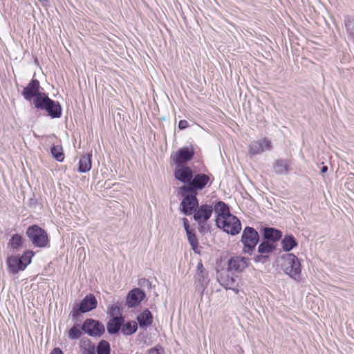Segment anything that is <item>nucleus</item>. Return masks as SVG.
<instances>
[{
	"mask_svg": "<svg viewBox=\"0 0 354 354\" xmlns=\"http://www.w3.org/2000/svg\"><path fill=\"white\" fill-rule=\"evenodd\" d=\"M280 266L283 271L297 281L301 279V263L295 254L288 253L281 257Z\"/></svg>",
	"mask_w": 354,
	"mask_h": 354,
	"instance_id": "obj_1",
	"label": "nucleus"
},
{
	"mask_svg": "<svg viewBox=\"0 0 354 354\" xmlns=\"http://www.w3.org/2000/svg\"><path fill=\"white\" fill-rule=\"evenodd\" d=\"M35 108L45 110L52 118H58L62 115V107L59 102L50 99L46 94H39L34 99Z\"/></svg>",
	"mask_w": 354,
	"mask_h": 354,
	"instance_id": "obj_2",
	"label": "nucleus"
},
{
	"mask_svg": "<svg viewBox=\"0 0 354 354\" xmlns=\"http://www.w3.org/2000/svg\"><path fill=\"white\" fill-rule=\"evenodd\" d=\"M213 212V207L210 205L203 204L198 205L194 211V219L198 225V230L201 233H205L209 230V225L207 221L211 217Z\"/></svg>",
	"mask_w": 354,
	"mask_h": 354,
	"instance_id": "obj_3",
	"label": "nucleus"
},
{
	"mask_svg": "<svg viewBox=\"0 0 354 354\" xmlns=\"http://www.w3.org/2000/svg\"><path fill=\"white\" fill-rule=\"evenodd\" d=\"M215 221L218 227L232 236L239 234L241 230V221L236 216L231 214L225 217L216 218Z\"/></svg>",
	"mask_w": 354,
	"mask_h": 354,
	"instance_id": "obj_4",
	"label": "nucleus"
},
{
	"mask_svg": "<svg viewBox=\"0 0 354 354\" xmlns=\"http://www.w3.org/2000/svg\"><path fill=\"white\" fill-rule=\"evenodd\" d=\"M209 181V176L205 174H197L193 176L189 184L183 185L180 189L182 195L188 193L197 194L198 190H202Z\"/></svg>",
	"mask_w": 354,
	"mask_h": 354,
	"instance_id": "obj_5",
	"label": "nucleus"
},
{
	"mask_svg": "<svg viewBox=\"0 0 354 354\" xmlns=\"http://www.w3.org/2000/svg\"><path fill=\"white\" fill-rule=\"evenodd\" d=\"M26 234L34 245L39 248L46 246L48 241L47 233L38 225L30 226Z\"/></svg>",
	"mask_w": 354,
	"mask_h": 354,
	"instance_id": "obj_6",
	"label": "nucleus"
},
{
	"mask_svg": "<svg viewBox=\"0 0 354 354\" xmlns=\"http://www.w3.org/2000/svg\"><path fill=\"white\" fill-rule=\"evenodd\" d=\"M97 301L95 296L92 294L87 295L80 303H75L73 305L71 312L72 316L75 317L80 313L89 312L97 307Z\"/></svg>",
	"mask_w": 354,
	"mask_h": 354,
	"instance_id": "obj_7",
	"label": "nucleus"
},
{
	"mask_svg": "<svg viewBox=\"0 0 354 354\" xmlns=\"http://www.w3.org/2000/svg\"><path fill=\"white\" fill-rule=\"evenodd\" d=\"M259 239V234L253 227H245L241 236V242L244 245V251L251 253L258 243Z\"/></svg>",
	"mask_w": 354,
	"mask_h": 354,
	"instance_id": "obj_8",
	"label": "nucleus"
},
{
	"mask_svg": "<svg viewBox=\"0 0 354 354\" xmlns=\"http://www.w3.org/2000/svg\"><path fill=\"white\" fill-rule=\"evenodd\" d=\"M81 328L91 337H101L105 331L104 326L102 323L92 319H86Z\"/></svg>",
	"mask_w": 354,
	"mask_h": 354,
	"instance_id": "obj_9",
	"label": "nucleus"
},
{
	"mask_svg": "<svg viewBox=\"0 0 354 354\" xmlns=\"http://www.w3.org/2000/svg\"><path fill=\"white\" fill-rule=\"evenodd\" d=\"M190 194H185L183 195L185 196L184 199L180 203V210L185 215H191L194 214V209L198 205V201L196 198L197 194L189 193Z\"/></svg>",
	"mask_w": 354,
	"mask_h": 354,
	"instance_id": "obj_10",
	"label": "nucleus"
},
{
	"mask_svg": "<svg viewBox=\"0 0 354 354\" xmlns=\"http://www.w3.org/2000/svg\"><path fill=\"white\" fill-rule=\"evenodd\" d=\"M272 149V142L266 138L252 141L249 145V152L252 155L261 154L265 151H270Z\"/></svg>",
	"mask_w": 354,
	"mask_h": 354,
	"instance_id": "obj_11",
	"label": "nucleus"
},
{
	"mask_svg": "<svg viewBox=\"0 0 354 354\" xmlns=\"http://www.w3.org/2000/svg\"><path fill=\"white\" fill-rule=\"evenodd\" d=\"M194 278L196 283V289L203 294L205 287L209 283V279L207 277V272L204 268L201 262L198 263Z\"/></svg>",
	"mask_w": 354,
	"mask_h": 354,
	"instance_id": "obj_12",
	"label": "nucleus"
},
{
	"mask_svg": "<svg viewBox=\"0 0 354 354\" xmlns=\"http://www.w3.org/2000/svg\"><path fill=\"white\" fill-rule=\"evenodd\" d=\"M231 272L229 270H222L218 275V280L222 286L237 293L239 290L236 288V279Z\"/></svg>",
	"mask_w": 354,
	"mask_h": 354,
	"instance_id": "obj_13",
	"label": "nucleus"
},
{
	"mask_svg": "<svg viewBox=\"0 0 354 354\" xmlns=\"http://www.w3.org/2000/svg\"><path fill=\"white\" fill-rule=\"evenodd\" d=\"M194 154L192 147H182L178 150L172 160L176 166L184 165L185 162L192 159Z\"/></svg>",
	"mask_w": 354,
	"mask_h": 354,
	"instance_id": "obj_14",
	"label": "nucleus"
},
{
	"mask_svg": "<svg viewBox=\"0 0 354 354\" xmlns=\"http://www.w3.org/2000/svg\"><path fill=\"white\" fill-rule=\"evenodd\" d=\"M40 84L37 80H32L31 82L24 88L22 95L26 100H31L32 97L37 99L39 94H45L39 92Z\"/></svg>",
	"mask_w": 354,
	"mask_h": 354,
	"instance_id": "obj_15",
	"label": "nucleus"
},
{
	"mask_svg": "<svg viewBox=\"0 0 354 354\" xmlns=\"http://www.w3.org/2000/svg\"><path fill=\"white\" fill-rule=\"evenodd\" d=\"M174 176L183 183L189 184L193 178V172L190 167L185 165L176 166Z\"/></svg>",
	"mask_w": 354,
	"mask_h": 354,
	"instance_id": "obj_16",
	"label": "nucleus"
},
{
	"mask_svg": "<svg viewBox=\"0 0 354 354\" xmlns=\"http://www.w3.org/2000/svg\"><path fill=\"white\" fill-rule=\"evenodd\" d=\"M248 259L245 257L236 256L228 261L227 270L232 272H241L248 267Z\"/></svg>",
	"mask_w": 354,
	"mask_h": 354,
	"instance_id": "obj_17",
	"label": "nucleus"
},
{
	"mask_svg": "<svg viewBox=\"0 0 354 354\" xmlns=\"http://www.w3.org/2000/svg\"><path fill=\"white\" fill-rule=\"evenodd\" d=\"M145 297V293L142 290L138 288H134L127 295V304L131 308L137 306Z\"/></svg>",
	"mask_w": 354,
	"mask_h": 354,
	"instance_id": "obj_18",
	"label": "nucleus"
},
{
	"mask_svg": "<svg viewBox=\"0 0 354 354\" xmlns=\"http://www.w3.org/2000/svg\"><path fill=\"white\" fill-rule=\"evenodd\" d=\"M7 266L8 272L12 274H17L26 268V265L23 264L19 258L16 256H11L7 259Z\"/></svg>",
	"mask_w": 354,
	"mask_h": 354,
	"instance_id": "obj_19",
	"label": "nucleus"
},
{
	"mask_svg": "<svg viewBox=\"0 0 354 354\" xmlns=\"http://www.w3.org/2000/svg\"><path fill=\"white\" fill-rule=\"evenodd\" d=\"M124 322V317L122 316L115 317L111 319L107 323V330L109 334H115L121 329Z\"/></svg>",
	"mask_w": 354,
	"mask_h": 354,
	"instance_id": "obj_20",
	"label": "nucleus"
},
{
	"mask_svg": "<svg viewBox=\"0 0 354 354\" xmlns=\"http://www.w3.org/2000/svg\"><path fill=\"white\" fill-rule=\"evenodd\" d=\"M274 248L273 243H270L268 241H263L258 248V252L261 254L256 257V260L261 261L263 258L267 257L265 254L271 252Z\"/></svg>",
	"mask_w": 354,
	"mask_h": 354,
	"instance_id": "obj_21",
	"label": "nucleus"
},
{
	"mask_svg": "<svg viewBox=\"0 0 354 354\" xmlns=\"http://www.w3.org/2000/svg\"><path fill=\"white\" fill-rule=\"evenodd\" d=\"M137 320L140 327H147L152 324L153 316L148 309H145L137 317Z\"/></svg>",
	"mask_w": 354,
	"mask_h": 354,
	"instance_id": "obj_22",
	"label": "nucleus"
},
{
	"mask_svg": "<svg viewBox=\"0 0 354 354\" xmlns=\"http://www.w3.org/2000/svg\"><path fill=\"white\" fill-rule=\"evenodd\" d=\"M264 238L267 239V241H272L275 242L279 241L281 236L282 232L280 230H276L272 227H266L264 228Z\"/></svg>",
	"mask_w": 354,
	"mask_h": 354,
	"instance_id": "obj_23",
	"label": "nucleus"
},
{
	"mask_svg": "<svg viewBox=\"0 0 354 354\" xmlns=\"http://www.w3.org/2000/svg\"><path fill=\"white\" fill-rule=\"evenodd\" d=\"M80 346L83 354H95V344L88 338L82 339Z\"/></svg>",
	"mask_w": 354,
	"mask_h": 354,
	"instance_id": "obj_24",
	"label": "nucleus"
},
{
	"mask_svg": "<svg viewBox=\"0 0 354 354\" xmlns=\"http://www.w3.org/2000/svg\"><path fill=\"white\" fill-rule=\"evenodd\" d=\"M91 154L86 153L80 160L78 171L84 173L89 171L91 168Z\"/></svg>",
	"mask_w": 354,
	"mask_h": 354,
	"instance_id": "obj_25",
	"label": "nucleus"
},
{
	"mask_svg": "<svg viewBox=\"0 0 354 354\" xmlns=\"http://www.w3.org/2000/svg\"><path fill=\"white\" fill-rule=\"evenodd\" d=\"M214 209L217 214L216 218H223L230 214L228 206L223 201L217 202L213 207Z\"/></svg>",
	"mask_w": 354,
	"mask_h": 354,
	"instance_id": "obj_26",
	"label": "nucleus"
},
{
	"mask_svg": "<svg viewBox=\"0 0 354 354\" xmlns=\"http://www.w3.org/2000/svg\"><path fill=\"white\" fill-rule=\"evenodd\" d=\"M290 164L288 161L284 160H277L273 165V168L277 174H286L289 170Z\"/></svg>",
	"mask_w": 354,
	"mask_h": 354,
	"instance_id": "obj_27",
	"label": "nucleus"
},
{
	"mask_svg": "<svg viewBox=\"0 0 354 354\" xmlns=\"http://www.w3.org/2000/svg\"><path fill=\"white\" fill-rule=\"evenodd\" d=\"M138 329V324L135 321L128 322L122 324L121 332L124 335H131L136 332Z\"/></svg>",
	"mask_w": 354,
	"mask_h": 354,
	"instance_id": "obj_28",
	"label": "nucleus"
},
{
	"mask_svg": "<svg viewBox=\"0 0 354 354\" xmlns=\"http://www.w3.org/2000/svg\"><path fill=\"white\" fill-rule=\"evenodd\" d=\"M282 248L285 251H290L294 247L297 245V242L296 241L294 236L291 234L285 235L284 238L281 241Z\"/></svg>",
	"mask_w": 354,
	"mask_h": 354,
	"instance_id": "obj_29",
	"label": "nucleus"
},
{
	"mask_svg": "<svg viewBox=\"0 0 354 354\" xmlns=\"http://www.w3.org/2000/svg\"><path fill=\"white\" fill-rule=\"evenodd\" d=\"M188 241L192 246V249L196 254L201 253V247L198 245V239L194 233L192 231L187 233Z\"/></svg>",
	"mask_w": 354,
	"mask_h": 354,
	"instance_id": "obj_30",
	"label": "nucleus"
},
{
	"mask_svg": "<svg viewBox=\"0 0 354 354\" xmlns=\"http://www.w3.org/2000/svg\"><path fill=\"white\" fill-rule=\"evenodd\" d=\"M51 154L53 158L58 162H62L64 159L62 147L60 145L53 146L51 148Z\"/></svg>",
	"mask_w": 354,
	"mask_h": 354,
	"instance_id": "obj_31",
	"label": "nucleus"
},
{
	"mask_svg": "<svg viewBox=\"0 0 354 354\" xmlns=\"http://www.w3.org/2000/svg\"><path fill=\"white\" fill-rule=\"evenodd\" d=\"M95 351L97 354H110V344L106 340H101L95 348Z\"/></svg>",
	"mask_w": 354,
	"mask_h": 354,
	"instance_id": "obj_32",
	"label": "nucleus"
},
{
	"mask_svg": "<svg viewBox=\"0 0 354 354\" xmlns=\"http://www.w3.org/2000/svg\"><path fill=\"white\" fill-rule=\"evenodd\" d=\"M8 246L12 249H19L22 246V237L17 234L12 235L8 242Z\"/></svg>",
	"mask_w": 354,
	"mask_h": 354,
	"instance_id": "obj_33",
	"label": "nucleus"
},
{
	"mask_svg": "<svg viewBox=\"0 0 354 354\" xmlns=\"http://www.w3.org/2000/svg\"><path fill=\"white\" fill-rule=\"evenodd\" d=\"M81 327L80 325H76L71 328L68 332V338L70 339H77L82 335Z\"/></svg>",
	"mask_w": 354,
	"mask_h": 354,
	"instance_id": "obj_34",
	"label": "nucleus"
},
{
	"mask_svg": "<svg viewBox=\"0 0 354 354\" xmlns=\"http://www.w3.org/2000/svg\"><path fill=\"white\" fill-rule=\"evenodd\" d=\"M34 255V252L31 250H27L25 252L23 255L19 258L20 261L23 263V264L26 265V267L30 263L31 259Z\"/></svg>",
	"mask_w": 354,
	"mask_h": 354,
	"instance_id": "obj_35",
	"label": "nucleus"
},
{
	"mask_svg": "<svg viewBox=\"0 0 354 354\" xmlns=\"http://www.w3.org/2000/svg\"><path fill=\"white\" fill-rule=\"evenodd\" d=\"M110 315L113 317L122 316V310L118 303L112 305L110 308Z\"/></svg>",
	"mask_w": 354,
	"mask_h": 354,
	"instance_id": "obj_36",
	"label": "nucleus"
},
{
	"mask_svg": "<svg viewBox=\"0 0 354 354\" xmlns=\"http://www.w3.org/2000/svg\"><path fill=\"white\" fill-rule=\"evenodd\" d=\"M147 354H165V350L161 346L157 345L153 348L148 349L147 351Z\"/></svg>",
	"mask_w": 354,
	"mask_h": 354,
	"instance_id": "obj_37",
	"label": "nucleus"
},
{
	"mask_svg": "<svg viewBox=\"0 0 354 354\" xmlns=\"http://www.w3.org/2000/svg\"><path fill=\"white\" fill-rule=\"evenodd\" d=\"M187 127H188V122L185 120H180V122H178V128L180 129H185Z\"/></svg>",
	"mask_w": 354,
	"mask_h": 354,
	"instance_id": "obj_38",
	"label": "nucleus"
},
{
	"mask_svg": "<svg viewBox=\"0 0 354 354\" xmlns=\"http://www.w3.org/2000/svg\"><path fill=\"white\" fill-rule=\"evenodd\" d=\"M183 225H184V227L186 231V233L191 232L192 230H190V229H189V225L188 224L187 219L186 218H183Z\"/></svg>",
	"mask_w": 354,
	"mask_h": 354,
	"instance_id": "obj_39",
	"label": "nucleus"
},
{
	"mask_svg": "<svg viewBox=\"0 0 354 354\" xmlns=\"http://www.w3.org/2000/svg\"><path fill=\"white\" fill-rule=\"evenodd\" d=\"M50 354H64V353L59 348H55Z\"/></svg>",
	"mask_w": 354,
	"mask_h": 354,
	"instance_id": "obj_40",
	"label": "nucleus"
},
{
	"mask_svg": "<svg viewBox=\"0 0 354 354\" xmlns=\"http://www.w3.org/2000/svg\"><path fill=\"white\" fill-rule=\"evenodd\" d=\"M328 170L327 166H323L321 169V173L324 174Z\"/></svg>",
	"mask_w": 354,
	"mask_h": 354,
	"instance_id": "obj_41",
	"label": "nucleus"
}]
</instances>
